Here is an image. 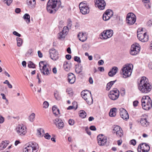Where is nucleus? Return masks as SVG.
<instances>
[{
    "instance_id": "nucleus-32",
    "label": "nucleus",
    "mask_w": 152,
    "mask_h": 152,
    "mask_svg": "<svg viewBox=\"0 0 152 152\" xmlns=\"http://www.w3.org/2000/svg\"><path fill=\"white\" fill-rule=\"evenodd\" d=\"M52 110L53 113L56 115H58L60 114L59 110L57 108L56 106L54 105L52 107Z\"/></svg>"
},
{
    "instance_id": "nucleus-39",
    "label": "nucleus",
    "mask_w": 152,
    "mask_h": 152,
    "mask_svg": "<svg viewBox=\"0 0 152 152\" xmlns=\"http://www.w3.org/2000/svg\"><path fill=\"white\" fill-rule=\"evenodd\" d=\"M79 116L82 118H84L86 116V113L84 110H80L79 114Z\"/></svg>"
},
{
    "instance_id": "nucleus-49",
    "label": "nucleus",
    "mask_w": 152,
    "mask_h": 152,
    "mask_svg": "<svg viewBox=\"0 0 152 152\" xmlns=\"http://www.w3.org/2000/svg\"><path fill=\"white\" fill-rule=\"evenodd\" d=\"M68 24L67 26H68L69 28H71L72 26V22L70 19H68Z\"/></svg>"
},
{
    "instance_id": "nucleus-31",
    "label": "nucleus",
    "mask_w": 152,
    "mask_h": 152,
    "mask_svg": "<svg viewBox=\"0 0 152 152\" xmlns=\"http://www.w3.org/2000/svg\"><path fill=\"white\" fill-rule=\"evenodd\" d=\"M117 109L115 108H113L111 109L109 113V115L110 117H114L116 115V111Z\"/></svg>"
},
{
    "instance_id": "nucleus-64",
    "label": "nucleus",
    "mask_w": 152,
    "mask_h": 152,
    "mask_svg": "<svg viewBox=\"0 0 152 152\" xmlns=\"http://www.w3.org/2000/svg\"><path fill=\"white\" fill-rule=\"evenodd\" d=\"M122 141L121 140H119L117 141V144L118 145H120L122 144Z\"/></svg>"
},
{
    "instance_id": "nucleus-62",
    "label": "nucleus",
    "mask_w": 152,
    "mask_h": 152,
    "mask_svg": "<svg viewBox=\"0 0 152 152\" xmlns=\"http://www.w3.org/2000/svg\"><path fill=\"white\" fill-rule=\"evenodd\" d=\"M89 82L90 84H92L93 83V80L92 77H90L89 78Z\"/></svg>"
},
{
    "instance_id": "nucleus-51",
    "label": "nucleus",
    "mask_w": 152,
    "mask_h": 152,
    "mask_svg": "<svg viewBox=\"0 0 152 152\" xmlns=\"http://www.w3.org/2000/svg\"><path fill=\"white\" fill-rule=\"evenodd\" d=\"M69 124L70 125L72 126L75 124V121L73 119H70L69 120Z\"/></svg>"
},
{
    "instance_id": "nucleus-45",
    "label": "nucleus",
    "mask_w": 152,
    "mask_h": 152,
    "mask_svg": "<svg viewBox=\"0 0 152 152\" xmlns=\"http://www.w3.org/2000/svg\"><path fill=\"white\" fill-rule=\"evenodd\" d=\"M54 96L56 99L57 100H59L60 99V97L59 93L57 92H56L54 93Z\"/></svg>"
},
{
    "instance_id": "nucleus-16",
    "label": "nucleus",
    "mask_w": 152,
    "mask_h": 152,
    "mask_svg": "<svg viewBox=\"0 0 152 152\" xmlns=\"http://www.w3.org/2000/svg\"><path fill=\"white\" fill-rule=\"evenodd\" d=\"M68 31L69 28L68 27H64L62 31L58 34V38L60 39H64L68 33Z\"/></svg>"
},
{
    "instance_id": "nucleus-53",
    "label": "nucleus",
    "mask_w": 152,
    "mask_h": 152,
    "mask_svg": "<svg viewBox=\"0 0 152 152\" xmlns=\"http://www.w3.org/2000/svg\"><path fill=\"white\" fill-rule=\"evenodd\" d=\"M80 26V24L77 22H76L75 23L74 25V26L75 27V29L79 28Z\"/></svg>"
},
{
    "instance_id": "nucleus-10",
    "label": "nucleus",
    "mask_w": 152,
    "mask_h": 152,
    "mask_svg": "<svg viewBox=\"0 0 152 152\" xmlns=\"http://www.w3.org/2000/svg\"><path fill=\"white\" fill-rule=\"evenodd\" d=\"M17 133L20 135L26 134L27 132L26 127L22 124H19L16 128Z\"/></svg>"
},
{
    "instance_id": "nucleus-55",
    "label": "nucleus",
    "mask_w": 152,
    "mask_h": 152,
    "mask_svg": "<svg viewBox=\"0 0 152 152\" xmlns=\"http://www.w3.org/2000/svg\"><path fill=\"white\" fill-rule=\"evenodd\" d=\"M13 34L18 37H20L21 36L20 34H19L18 32H16V31H14L13 32Z\"/></svg>"
},
{
    "instance_id": "nucleus-21",
    "label": "nucleus",
    "mask_w": 152,
    "mask_h": 152,
    "mask_svg": "<svg viewBox=\"0 0 152 152\" xmlns=\"http://www.w3.org/2000/svg\"><path fill=\"white\" fill-rule=\"evenodd\" d=\"M120 114L121 117L124 120L126 121L129 118V115L127 112L123 108L120 109Z\"/></svg>"
},
{
    "instance_id": "nucleus-22",
    "label": "nucleus",
    "mask_w": 152,
    "mask_h": 152,
    "mask_svg": "<svg viewBox=\"0 0 152 152\" xmlns=\"http://www.w3.org/2000/svg\"><path fill=\"white\" fill-rule=\"evenodd\" d=\"M79 39L82 42L86 41L87 39V37L86 34L83 32L79 33L77 35Z\"/></svg>"
},
{
    "instance_id": "nucleus-47",
    "label": "nucleus",
    "mask_w": 152,
    "mask_h": 152,
    "mask_svg": "<svg viewBox=\"0 0 152 152\" xmlns=\"http://www.w3.org/2000/svg\"><path fill=\"white\" fill-rule=\"evenodd\" d=\"M74 59L75 61H77L78 63H80L81 62V61L80 58L78 56H75L74 58Z\"/></svg>"
},
{
    "instance_id": "nucleus-37",
    "label": "nucleus",
    "mask_w": 152,
    "mask_h": 152,
    "mask_svg": "<svg viewBox=\"0 0 152 152\" xmlns=\"http://www.w3.org/2000/svg\"><path fill=\"white\" fill-rule=\"evenodd\" d=\"M110 18L113 15V12L110 10H108L105 12Z\"/></svg>"
},
{
    "instance_id": "nucleus-48",
    "label": "nucleus",
    "mask_w": 152,
    "mask_h": 152,
    "mask_svg": "<svg viewBox=\"0 0 152 152\" xmlns=\"http://www.w3.org/2000/svg\"><path fill=\"white\" fill-rule=\"evenodd\" d=\"M43 105L44 108H46L48 107L49 103L47 101H45L43 102Z\"/></svg>"
},
{
    "instance_id": "nucleus-56",
    "label": "nucleus",
    "mask_w": 152,
    "mask_h": 152,
    "mask_svg": "<svg viewBox=\"0 0 152 152\" xmlns=\"http://www.w3.org/2000/svg\"><path fill=\"white\" fill-rule=\"evenodd\" d=\"M104 63V62L102 60H101L99 61L98 62V64L99 65H102Z\"/></svg>"
},
{
    "instance_id": "nucleus-27",
    "label": "nucleus",
    "mask_w": 152,
    "mask_h": 152,
    "mask_svg": "<svg viewBox=\"0 0 152 152\" xmlns=\"http://www.w3.org/2000/svg\"><path fill=\"white\" fill-rule=\"evenodd\" d=\"M140 122L142 126L144 127H147L149 124V122L145 118H141Z\"/></svg>"
},
{
    "instance_id": "nucleus-35",
    "label": "nucleus",
    "mask_w": 152,
    "mask_h": 152,
    "mask_svg": "<svg viewBox=\"0 0 152 152\" xmlns=\"http://www.w3.org/2000/svg\"><path fill=\"white\" fill-rule=\"evenodd\" d=\"M116 80L111 81L108 83L107 85L106 89L107 90H109L112 85L115 82Z\"/></svg>"
},
{
    "instance_id": "nucleus-46",
    "label": "nucleus",
    "mask_w": 152,
    "mask_h": 152,
    "mask_svg": "<svg viewBox=\"0 0 152 152\" xmlns=\"http://www.w3.org/2000/svg\"><path fill=\"white\" fill-rule=\"evenodd\" d=\"M12 1V0H4V2L7 5L9 6H10Z\"/></svg>"
},
{
    "instance_id": "nucleus-44",
    "label": "nucleus",
    "mask_w": 152,
    "mask_h": 152,
    "mask_svg": "<svg viewBox=\"0 0 152 152\" xmlns=\"http://www.w3.org/2000/svg\"><path fill=\"white\" fill-rule=\"evenodd\" d=\"M28 66L29 68H34L35 67V65L31 61H29L28 62Z\"/></svg>"
},
{
    "instance_id": "nucleus-19",
    "label": "nucleus",
    "mask_w": 152,
    "mask_h": 152,
    "mask_svg": "<svg viewBox=\"0 0 152 152\" xmlns=\"http://www.w3.org/2000/svg\"><path fill=\"white\" fill-rule=\"evenodd\" d=\"M49 52L51 59L56 61L58 58V52L56 49L54 48L51 49L49 50Z\"/></svg>"
},
{
    "instance_id": "nucleus-11",
    "label": "nucleus",
    "mask_w": 152,
    "mask_h": 152,
    "mask_svg": "<svg viewBox=\"0 0 152 152\" xmlns=\"http://www.w3.org/2000/svg\"><path fill=\"white\" fill-rule=\"evenodd\" d=\"M140 47L139 44L137 43L132 45L131 48L130 53L132 55H135L140 51Z\"/></svg>"
},
{
    "instance_id": "nucleus-38",
    "label": "nucleus",
    "mask_w": 152,
    "mask_h": 152,
    "mask_svg": "<svg viewBox=\"0 0 152 152\" xmlns=\"http://www.w3.org/2000/svg\"><path fill=\"white\" fill-rule=\"evenodd\" d=\"M17 41V45L18 47L21 46L22 44L23 41L22 39L19 37H17L16 38Z\"/></svg>"
},
{
    "instance_id": "nucleus-59",
    "label": "nucleus",
    "mask_w": 152,
    "mask_h": 152,
    "mask_svg": "<svg viewBox=\"0 0 152 152\" xmlns=\"http://www.w3.org/2000/svg\"><path fill=\"white\" fill-rule=\"evenodd\" d=\"M66 58L68 60H70L71 58V56L70 55L67 54L66 55Z\"/></svg>"
},
{
    "instance_id": "nucleus-41",
    "label": "nucleus",
    "mask_w": 152,
    "mask_h": 152,
    "mask_svg": "<svg viewBox=\"0 0 152 152\" xmlns=\"http://www.w3.org/2000/svg\"><path fill=\"white\" fill-rule=\"evenodd\" d=\"M75 71L77 73H79L82 71V67H80L79 66H77L75 69Z\"/></svg>"
},
{
    "instance_id": "nucleus-50",
    "label": "nucleus",
    "mask_w": 152,
    "mask_h": 152,
    "mask_svg": "<svg viewBox=\"0 0 152 152\" xmlns=\"http://www.w3.org/2000/svg\"><path fill=\"white\" fill-rule=\"evenodd\" d=\"M44 137L47 139L49 140L51 138V136L48 133H46L45 134Z\"/></svg>"
},
{
    "instance_id": "nucleus-63",
    "label": "nucleus",
    "mask_w": 152,
    "mask_h": 152,
    "mask_svg": "<svg viewBox=\"0 0 152 152\" xmlns=\"http://www.w3.org/2000/svg\"><path fill=\"white\" fill-rule=\"evenodd\" d=\"M98 69L100 72H103L104 71V69L103 67H99L98 68Z\"/></svg>"
},
{
    "instance_id": "nucleus-29",
    "label": "nucleus",
    "mask_w": 152,
    "mask_h": 152,
    "mask_svg": "<svg viewBox=\"0 0 152 152\" xmlns=\"http://www.w3.org/2000/svg\"><path fill=\"white\" fill-rule=\"evenodd\" d=\"M9 143L8 141H3L0 145V150H1L5 148L7 146Z\"/></svg>"
},
{
    "instance_id": "nucleus-17",
    "label": "nucleus",
    "mask_w": 152,
    "mask_h": 152,
    "mask_svg": "<svg viewBox=\"0 0 152 152\" xmlns=\"http://www.w3.org/2000/svg\"><path fill=\"white\" fill-rule=\"evenodd\" d=\"M113 131V133L115 134L116 136L118 137H121L123 135V130L118 126H114Z\"/></svg>"
},
{
    "instance_id": "nucleus-52",
    "label": "nucleus",
    "mask_w": 152,
    "mask_h": 152,
    "mask_svg": "<svg viewBox=\"0 0 152 152\" xmlns=\"http://www.w3.org/2000/svg\"><path fill=\"white\" fill-rule=\"evenodd\" d=\"M130 143L131 145H135L136 144V141L134 139H133L130 141Z\"/></svg>"
},
{
    "instance_id": "nucleus-25",
    "label": "nucleus",
    "mask_w": 152,
    "mask_h": 152,
    "mask_svg": "<svg viewBox=\"0 0 152 152\" xmlns=\"http://www.w3.org/2000/svg\"><path fill=\"white\" fill-rule=\"evenodd\" d=\"M27 3L31 9H33L35 7L36 4L35 0H27Z\"/></svg>"
},
{
    "instance_id": "nucleus-13",
    "label": "nucleus",
    "mask_w": 152,
    "mask_h": 152,
    "mask_svg": "<svg viewBox=\"0 0 152 152\" xmlns=\"http://www.w3.org/2000/svg\"><path fill=\"white\" fill-rule=\"evenodd\" d=\"M97 143L99 145L102 146L106 145L107 142V137L103 135H99L97 137Z\"/></svg>"
},
{
    "instance_id": "nucleus-4",
    "label": "nucleus",
    "mask_w": 152,
    "mask_h": 152,
    "mask_svg": "<svg viewBox=\"0 0 152 152\" xmlns=\"http://www.w3.org/2000/svg\"><path fill=\"white\" fill-rule=\"evenodd\" d=\"M141 101L142 107L143 109L148 110L151 108L152 107V101L148 96H143Z\"/></svg>"
},
{
    "instance_id": "nucleus-2",
    "label": "nucleus",
    "mask_w": 152,
    "mask_h": 152,
    "mask_svg": "<svg viewBox=\"0 0 152 152\" xmlns=\"http://www.w3.org/2000/svg\"><path fill=\"white\" fill-rule=\"evenodd\" d=\"M61 5L60 0H49L47 3V10L50 13H55Z\"/></svg>"
},
{
    "instance_id": "nucleus-5",
    "label": "nucleus",
    "mask_w": 152,
    "mask_h": 152,
    "mask_svg": "<svg viewBox=\"0 0 152 152\" xmlns=\"http://www.w3.org/2000/svg\"><path fill=\"white\" fill-rule=\"evenodd\" d=\"M39 65L40 70L44 75H48L50 74L51 69L48 64L45 61H40Z\"/></svg>"
},
{
    "instance_id": "nucleus-34",
    "label": "nucleus",
    "mask_w": 152,
    "mask_h": 152,
    "mask_svg": "<svg viewBox=\"0 0 152 152\" xmlns=\"http://www.w3.org/2000/svg\"><path fill=\"white\" fill-rule=\"evenodd\" d=\"M88 6L87 5V3L86 1H83L80 3L79 4V7L80 9L83 8H85L86 7H88Z\"/></svg>"
},
{
    "instance_id": "nucleus-43",
    "label": "nucleus",
    "mask_w": 152,
    "mask_h": 152,
    "mask_svg": "<svg viewBox=\"0 0 152 152\" xmlns=\"http://www.w3.org/2000/svg\"><path fill=\"white\" fill-rule=\"evenodd\" d=\"M103 19L104 20L107 21L109 20L110 18L109 16H108L107 14L105 13L103 14Z\"/></svg>"
},
{
    "instance_id": "nucleus-23",
    "label": "nucleus",
    "mask_w": 152,
    "mask_h": 152,
    "mask_svg": "<svg viewBox=\"0 0 152 152\" xmlns=\"http://www.w3.org/2000/svg\"><path fill=\"white\" fill-rule=\"evenodd\" d=\"M76 78L75 75L72 73H69L68 75L69 82L71 84H73L75 81Z\"/></svg>"
},
{
    "instance_id": "nucleus-3",
    "label": "nucleus",
    "mask_w": 152,
    "mask_h": 152,
    "mask_svg": "<svg viewBox=\"0 0 152 152\" xmlns=\"http://www.w3.org/2000/svg\"><path fill=\"white\" fill-rule=\"evenodd\" d=\"M133 67V65L131 64H127L124 65L121 69V71L124 78H126L131 76Z\"/></svg>"
},
{
    "instance_id": "nucleus-58",
    "label": "nucleus",
    "mask_w": 152,
    "mask_h": 152,
    "mask_svg": "<svg viewBox=\"0 0 152 152\" xmlns=\"http://www.w3.org/2000/svg\"><path fill=\"white\" fill-rule=\"evenodd\" d=\"M138 103V102L137 101H135L133 102V105L134 107H136L137 106Z\"/></svg>"
},
{
    "instance_id": "nucleus-40",
    "label": "nucleus",
    "mask_w": 152,
    "mask_h": 152,
    "mask_svg": "<svg viewBox=\"0 0 152 152\" xmlns=\"http://www.w3.org/2000/svg\"><path fill=\"white\" fill-rule=\"evenodd\" d=\"M33 52V50L32 49H29L26 53L25 54L26 56L28 57L31 55Z\"/></svg>"
},
{
    "instance_id": "nucleus-15",
    "label": "nucleus",
    "mask_w": 152,
    "mask_h": 152,
    "mask_svg": "<svg viewBox=\"0 0 152 152\" xmlns=\"http://www.w3.org/2000/svg\"><path fill=\"white\" fill-rule=\"evenodd\" d=\"M150 150V147L146 143H142L140 144L138 146V152H147Z\"/></svg>"
},
{
    "instance_id": "nucleus-20",
    "label": "nucleus",
    "mask_w": 152,
    "mask_h": 152,
    "mask_svg": "<svg viewBox=\"0 0 152 152\" xmlns=\"http://www.w3.org/2000/svg\"><path fill=\"white\" fill-rule=\"evenodd\" d=\"M95 3L96 6L101 10L104 9L106 5L104 0H96Z\"/></svg>"
},
{
    "instance_id": "nucleus-36",
    "label": "nucleus",
    "mask_w": 152,
    "mask_h": 152,
    "mask_svg": "<svg viewBox=\"0 0 152 152\" xmlns=\"http://www.w3.org/2000/svg\"><path fill=\"white\" fill-rule=\"evenodd\" d=\"M35 117V115L34 113H32L29 116L28 119L29 121L31 122H33Z\"/></svg>"
},
{
    "instance_id": "nucleus-7",
    "label": "nucleus",
    "mask_w": 152,
    "mask_h": 152,
    "mask_svg": "<svg viewBox=\"0 0 152 152\" xmlns=\"http://www.w3.org/2000/svg\"><path fill=\"white\" fill-rule=\"evenodd\" d=\"M81 95L88 104H90L93 103V100L91 92L87 90L83 91L81 92Z\"/></svg>"
},
{
    "instance_id": "nucleus-12",
    "label": "nucleus",
    "mask_w": 152,
    "mask_h": 152,
    "mask_svg": "<svg viewBox=\"0 0 152 152\" xmlns=\"http://www.w3.org/2000/svg\"><path fill=\"white\" fill-rule=\"evenodd\" d=\"M126 20L127 23L129 25L134 24L136 20V16L132 13H128L126 16Z\"/></svg>"
},
{
    "instance_id": "nucleus-30",
    "label": "nucleus",
    "mask_w": 152,
    "mask_h": 152,
    "mask_svg": "<svg viewBox=\"0 0 152 152\" xmlns=\"http://www.w3.org/2000/svg\"><path fill=\"white\" fill-rule=\"evenodd\" d=\"M80 10L82 13L84 15L89 13L90 11L89 8L88 7L83 8L80 9Z\"/></svg>"
},
{
    "instance_id": "nucleus-61",
    "label": "nucleus",
    "mask_w": 152,
    "mask_h": 152,
    "mask_svg": "<svg viewBox=\"0 0 152 152\" xmlns=\"http://www.w3.org/2000/svg\"><path fill=\"white\" fill-rule=\"evenodd\" d=\"M147 25L148 26H151L152 25V20H149L147 23Z\"/></svg>"
},
{
    "instance_id": "nucleus-26",
    "label": "nucleus",
    "mask_w": 152,
    "mask_h": 152,
    "mask_svg": "<svg viewBox=\"0 0 152 152\" xmlns=\"http://www.w3.org/2000/svg\"><path fill=\"white\" fill-rule=\"evenodd\" d=\"M71 63H69L67 61H65L64 63L63 66L64 70L66 71H69L71 67Z\"/></svg>"
},
{
    "instance_id": "nucleus-1",
    "label": "nucleus",
    "mask_w": 152,
    "mask_h": 152,
    "mask_svg": "<svg viewBox=\"0 0 152 152\" xmlns=\"http://www.w3.org/2000/svg\"><path fill=\"white\" fill-rule=\"evenodd\" d=\"M138 89L141 92L146 94L151 90L152 86L149 83L148 80L145 77H141L138 86Z\"/></svg>"
},
{
    "instance_id": "nucleus-33",
    "label": "nucleus",
    "mask_w": 152,
    "mask_h": 152,
    "mask_svg": "<svg viewBox=\"0 0 152 152\" xmlns=\"http://www.w3.org/2000/svg\"><path fill=\"white\" fill-rule=\"evenodd\" d=\"M23 18L27 23L28 24L30 22V16L27 13L25 14L23 16Z\"/></svg>"
},
{
    "instance_id": "nucleus-28",
    "label": "nucleus",
    "mask_w": 152,
    "mask_h": 152,
    "mask_svg": "<svg viewBox=\"0 0 152 152\" xmlns=\"http://www.w3.org/2000/svg\"><path fill=\"white\" fill-rule=\"evenodd\" d=\"M44 134V130L43 129L39 128L37 129L36 134L38 137H42L43 136Z\"/></svg>"
},
{
    "instance_id": "nucleus-24",
    "label": "nucleus",
    "mask_w": 152,
    "mask_h": 152,
    "mask_svg": "<svg viewBox=\"0 0 152 152\" xmlns=\"http://www.w3.org/2000/svg\"><path fill=\"white\" fill-rule=\"evenodd\" d=\"M118 70V69L117 67L114 66L108 72V75L110 77H113L116 74Z\"/></svg>"
},
{
    "instance_id": "nucleus-18",
    "label": "nucleus",
    "mask_w": 152,
    "mask_h": 152,
    "mask_svg": "<svg viewBox=\"0 0 152 152\" xmlns=\"http://www.w3.org/2000/svg\"><path fill=\"white\" fill-rule=\"evenodd\" d=\"M53 121L56 127L59 129H62L64 126L63 121L59 118H56L53 120Z\"/></svg>"
},
{
    "instance_id": "nucleus-14",
    "label": "nucleus",
    "mask_w": 152,
    "mask_h": 152,
    "mask_svg": "<svg viewBox=\"0 0 152 152\" xmlns=\"http://www.w3.org/2000/svg\"><path fill=\"white\" fill-rule=\"evenodd\" d=\"M119 93V91L117 89H114L113 90L110 91L109 96L111 99L115 100L118 98Z\"/></svg>"
},
{
    "instance_id": "nucleus-9",
    "label": "nucleus",
    "mask_w": 152,
    "mask_h": 152,
    "mask_svg": "<svg viewBox=\"0 0 152 152\" xmlns=\"http://www.w3.org/2000/svg\"><path fill=\"white\" fill-rule=\"evenodd\" d=\"M113 33V31L112 30H105L101 33L100 37L102 39H107L111 37Z\"/></svg>"
},
{
    "instance_id": "nucleus-60",
    "label": "nucleus",
    "mask_w": 152,
    "mask_h": 152,
    "mask_svg": "<svg viewBox=\"0 0 152 152\" xmlns=\"http://www.w3.org/2000/svg\"><path fill=\"white\" fill-rule=\"evenodd\" d=\"M38 56L39 58H42V53L39 50L38 51Z\"/></svg>"
},
{
    "instance_id": "nucleus-54",
    "label": "nucleus",
    "mask_w": 152,
    "mask_h": 152,
    "mask_svg": "<svg viewBox=\"0 0 152 152\" xmlns=\"http://www.w3.org/2000/svg\"><path fill=\"white\" fill-rule=\"evenodd\" d=\"M4 120V118L2 116L0 115V124L3 123Z\"/></svg>"
},
{
    "instance_id": "nucleus-8",
    "label": "nucleus",
    "mask_w": 152,
    "mask_h": 152,
    "mask_svg": "<svg viewBox=\"0 0 152 152\" xmlns=\"http://www.w3.org/2000/svg\"><path fill=\"white\" fill-rule=\"evenodd\" d=\"M137 37L139 40L142 42H145L148 40V36L146 32H144L142 28H139L137 31Z\"/></svg>"
},
{
    "instance_id": "nucleus-6",
    "label": "nucleus",
    "mask_w": 152,
    "mask_h": 152,
    "mask_svg": "<svg viewBox=\"0 0 152 152\" xmlns=\"http://www.w3.org/2000/svg\"><path fill=\"white\" fill-rule=\"evenodd\" d=\"M38 144L34 142H29V145L23 149V152H37L39 149Z\"/></svg>"
},
{
    "instance_id": "nucleus-57",
    "label": "nucleus",
    "mask_w": 152,
    "mask_h": 152,
    "mask_svg": "<svg viewBox=\"0 0 152 152\" xmlns=\"http://www.w3.org/2000/svg\"><path fill=\"white\" fill-rule=\"evenodd\" d=\"M90 129L93 131H95L96 130V128L95 126H91L90 127Z\"/></svg>"
},
{
    "instance_id": "nucleus-42",
    "label": "nucleus",
    "mask_w": 152,
    "mask_h": 152,
    "mask_svg": "<svg viewBox=\"0 0 152 152\" xmlns=\"http://www.w3.org/2000/svg\"><path fill=\"white\" fill-rule=\"evenodd\" d=\"M66 92L68 94H69L70 96H72L73 94V92L72 89L71 88H69L67 89Z\"/></svg>"
}]
</instances>
